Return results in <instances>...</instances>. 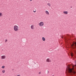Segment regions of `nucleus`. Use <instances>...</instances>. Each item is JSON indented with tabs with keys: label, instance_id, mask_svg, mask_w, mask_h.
I'll return each instance as SVG.
<instances>
[{
	"label": "nucleus",
	"instance_id": "obj_1",
	"mask_svg": "<svg viewBox=\"0 0 76 76\" xmlns=\"http://www.w3.org/2000/svg\"><path fill=\"white\" fill-rule=\"evenodd\" d=\"M72 69H70L69 67H68L66 68V73L67 75H72V74H74V75H76V72H75V69L76 68V65H72Z\"/></svg>",
	"mask_w": 76,
	"mask_h": 76
},
{
	"label": "nucleus",
	"instance_id": "obj_2",
	"mask_svg": "<svg viewBox=\"0 0 76 76\" xmlns=\"http://www.w3.org/2000/svg\"><path fill=\"white\" fill-rule=\"evenodd\" d=\"M71 48L73 49H74V48H76V42H73L72 44L71 45ZM74 51L76 54L75 57L76 58V50H74Z\"/></svg>",
	"mask_w": 76,
	"mask_h": 76
},
{
	"label": "nucleus",
	"instance_id": "obj_3",
	"mask_svg": "<svg viewBox=\"0 0 76 76\" xmlns=\"http://www.w3.org/2000/svg\"><path fill=\"white\" fill-rule=\"evenodd\" d=\"M13 29L14 31L15 32H17L19 30V26L17 25H15L13 27Z\"/></svg>",
	"mask_w": 76,
	"mask_h": 76
},
{
	"label": "nucleus",
	"instance_id": "obj_4",
	"mask_svg": "<svg viewBox=\"0 0 76 76\" xmlns=\"http://www.w3.org/2000/svg\"><path fill=\"white\" fill-rule=\"evenodd\" d=\"M38 25L40 27L43 26L44 25V23L43 22L41 21L39 23Z\"/></svg>",
	"mask_w": 76,
	"mask_h": 76
},
{
	"label": "nucleus",
	"instance_id": "obj_5",
	"mask_svg": "<svg viewBox=\"0 0 76 76\" xmlns=\"http://www.w3.org/2000/svg\"><path fill=\"white\" fill-rule=\"evenodd\" d=\"M6 56H5V55H2L1 56V59H2V60L6 59Z\"/></svg>",
	"mask_w": 76,
	"mask_h": 76
},
{
	"label": "nucleus",
	"instance_id": "obj_6",
	"mask_svg": "<svg viewBox=\"0 0 76 76\" xmlns=\"http://www.w3.org/2000/svg\"><path fill=\"white\" fill-rule=\"evenodd\" d=\"M46 61H47V62H48V63H50V62H51V60H50V58H48L46 59Z\"/></svg>",
	"mask_w": 76,
	"mask_h": 76
},
{
	"label": "nucleus",
	"instance_id": "obj_7",
	"mask_svg": "<svg viewBox=\"0 0 76 76\" xmlns=\"http://www.w3.org/2000/svg\"><path fill=\"white\" fill-rule=\"evenodd\" d=\"M63 13L64 14H65V15H67V14H68V11H64Z\"/></svg>",
	"mask_w": 76,
	"mask_h": 76
},
{
	"label": "nucleus",
	"instance_id": "obj_8",
	"mask_svg": "<svg viewBox=\"0 0 76 76\" xmlns=\"http://www.w3.org/2000/svg\"><path fill=\"white\" fill-rule=\"evenodd\" d=\"M31 29H34V25H32L31 26Z\"/></svg>",
	"mask_w": 76,
	"mask_h": 76
},
{
	"label": "nucleus",
	"instance_id": "obj_9",
	"mask_svg": "<svg viewBox=\"0 0 76 76\" xmlns=\"http://www.w3.org/2000/svg\"><path fill=\"white\" fill-rule=\"evenodd\" d=\"M45 13L46 14V15H49V14L48 11L47 10L45 11Z\"/></svg>",
	"mask_w": 76,
	"mask_h": 76
},
{
	"label": "nucleus",
	"instance_id": "obj_10",
	"mask_svg": "<svg viewBox=\"0 0 76 76\" xmlns=\"http://www.w3.org/2000/svg\"><path fill=\"white\" fill-rule=\"evenodd\" d=\"M47 5H48V6H49V7H51V4L50 3H48L47 4Z\"/></svg>",
	"mask_w": 76,
	"mask_h": 76
},
{
	"label": "nucleus",
	"instance_id": "obj_11",
	"mask_svg": "<svg viewBox=\"0 0 76 76\" xmlns=\"http://www.w3.org/2000/svg\"><path fill=\"white\" fill-rule=\"evenodd\" d=\"M3 16V13L0 12V17H2Z\"/></svg>",
	"mask_w": 76,
	"mask_h": 76
},
{
	"label": "nucleus",
	"instance_id": "obj_12",
	"mask_svg": "<svg viewBox=\"0 0 76 76\" xmlns=\"http://www.w3.org/2000/svg\"><path fill=\"white\" fill-rule=\"evenodd\" d=\"M42 39L43 41H45V39L44 37H42Z\"/></svg>",
	"mask_w": 76,
	"mask_h": 76
},
{
	"label": "nucleus",
	"instance_id": "obj_13",
	"mask_svg": "<svg viewBox=\"0 0 76 76\" xmlns=\"http://www.w3.org/2000/svg\"><path fill=\"white\" fill-rule=\"evenodd\" d=\"M71 56H72V57H73V53H72V52H71Z\"/></svg>",
	"mask_w": 76,
	"mask_h": 76
},
{
	"label": "nucleus",
	"instance_id": "obj_14",
	"mask_svg": "<svg viewBox=\"0 0 76 76\" xmlns=\"http://www.w3.org/2000/svg\"><path fill=\"white\" fill-rule=\"evenodd\" d=\"M2 72L3 73H5V70H2Z\"/></svg>",
	"mask_w": 76,
	"mask_h": 76
},
{
	"label": "nucleus",
	"instance_id": "obj_15",
	"mask_svg": "<svg viewBox=\"0 0 76 76\" xmlns=\"http://www.w3.org/2000/svg\"><path fill=\"white\" fill-rule=\"evenodd\" d=\"M2 69H4V66H3L1 67Z\"/></svg>",
	"mask_w": 76,
	"mask_h": 76
},
{
	"label": "nucleus",
	"instance_id": "obj_16",
	"mask_svg": "<svg viewBox=\"0 0 76 76\" xmlns=\"http://www.w3.org/2000/svg\"><path fill=\"white\" fill-rule=\"evenodd\" d=\"M7 41V39H6L5 41V42H6Z\"/></svg>",
	"mask_w": 76,
	"mask_h": 76
},
{
	"label": "nucleus",
	"instance_id": "obj_17",
	"mask_svg": "<svg viewBox=\"0 0 76 76\" xmlns=\"http://www.w3.org/2000/svg\"><path fill=\"white\" fill-rule=\"evenodd\" d=\"M17 76H20V75L19 74V75H17Z\"/></svg>",
	"mask_w": 76,
	"mask_h": 76
},
{
	"label": "nucleus",
	"instance_id": "obj_18",
	"mask_svg": "<svg viewBox=\"0 0 76 76\" xmlns=\"http://www.w3.org/2000/svg\"><path fill=\"white\" fill-rule=\"evenodd\" d=\"M39 75H40V74H41V72H39Z\"/></svg>",
	"mask_w": 76,
	"mask_h": 76
},
{
	"label": "nucleus",
	"instance_id": "obj_19",
	"mask_svg": "<svg viewBox=\"0 0 76 76\" xmlns=\"http://www.w3.org/2000/svg\"><path fill=\"white\" fill-rule=\"evenodd\" d=\"M34 13L36 12V11H34Z\"/></svg>",
	"mask_w": 76,
	"mask_h": 76
},
{
	"label": "nucleus",
	"instance_id": "obj_20",
	"mask_svg": "<svg viewBox=\"0 0 76 76\" xmlns=\"http://www.w3.org/2000/svg\"><path fill=\"white\" fill-rule=\"evenodd\" d=\"M30 0V1H32V0Z\"/></svg>",
	"mask_w": 76,
	"mask_h": 76
},
{
	"label": "nucleus",
	"instance_id": "obj_21",
	"mask_svg": "<svg viewBox=\"0 0 76 76\" xmlns=\"http://www.w3.org/2000/svg\"><path fill=\"white\" fill-rule=\"evenodd\" d=\"M75 63H76V61H75Z\"/></svg>",
	"mask_w": 76,
	"mask_h": 76
},
{
	"label": "nucleus",
	"instance_id": "obj_22",
	"mask_svg": "<svg viewBox=\"0 0 76 76\" xmlns=\"http://www.w3.org/2000/svg\"><path fill=\"white\" fill-rule=\"evenodd\" d=\"M62 38H63V37H62Z\"/></svg>",
	"mask_w": 76,
	"mask_h": 76
}]
</instances>
